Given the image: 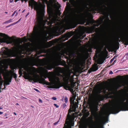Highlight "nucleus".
<instances>
[{
  "label": "nucleus",
  "instance_id": "nucleus-1",
  "mask_svg": "<svg viewBox=\"0 0 128 128\" xmlns=\"http://www.w3.org/2000/svg\"><path fill=\"white\" fill-rule=\"evenodd\" d=\"M0 52V72L3 76L4 80L0 74V89L4 90L8 85V48L3 47Z\"/></svg>",
  "mask_w": 128,
  "mask_h": 128
},
{
  "label": "nucleus",
  "instance_id": "nucleus-2",
  "mask_svg": "<svg viewBox=\"0 0 128 128\" xmlns=\"http://www.w3.org/2000/svg\"><path fill=\"white\" fill-rule=\"evenodd\" d=\"M43 4L40 3V5H38L37 3L34 0H31L29 2V6H31L32 8L34 6V9L36 10L38 12L39 16L36 22L37 24L35 25L33 29V33L34 36H37L40 33L41 26H44L45 22L44 20V17L45 12L44 8L45 5L44 2L47 0H42Z\"/></svg>",
  "mask_w": 128,
  "mask_h": 128
},
{
  "label": "nucleus",
  "instance_id": "nucleus-3",
  "mask_svg": "<svg viewBox=\"0 0 128 128\" xmlns=\"http://www.w3.org/2000/svg\"><path fill=\"white\" fill-rule=\"evenodd\" d=\"M124 104L123 105L120 104H116L113 105L110 108L109 111L103 113L100 116V119L107 118L108 120V116L111 114H116L120 111L128 110V99L127 100V102H124Z\"/></svg>",
  "mask_w": 128,
  "mask_h": 128
},
{
  "label": "nucleus",
  "instance_id": "nucleus-4",
  "mask_svg": "<svg viewBox=\"0 0 128 128\" xmlns=\"http://www.w3.org/2000/svg\"><path fill=\"white\" fill-rule=\"evenodd\" d=\"M77 106V104L76 102L75 103L72 104L71 106L70 105L63 128H72V126H74V120L76 114L75 112H75Z\"/></svg>",
  "mask_w": 128,
  "mask_h": 128
},
{
  "label": "nucleus",
  "instance_id": "nucleus-5",
  "mask_svg": "<svg viewBox=\"0 0 128 128\" xmlns=\"http://www.w3.org/2000/svg\"><path fill=\"white\" fill-rule=\"evenodd\" d=\"M72 72L71 70L69 69L64 74V77L63 78V80L66 83L64 86V88L66 90H67L68 88L71 89L74 87V86H70L68 84L70 81L71 74Z\"/></svg>",
  "mask_w": 128,
  "mask_h": 128
},
{
  "label": "nucleus",
  "instance_id": "nucleus-6",
  "mask_svg": "<svg viewBox=\"0 0 128 128\" xmlns=\"http://www.w3.org/2000/svg\"><path fill=\"white\" fill-rule=\"evenodd\" d=\"M10 59L8 58V66H10V68L11 69L10 70H8V71L10 72V76L12 78L13 77H14L15 78L16 81L18 80H16L17 74L14 73V72L16 70V69L17 68L18 66L15 62V60H13L14 62L10 65Z\"/></svg>",
  "mask_w": 128,
  "mask_h": 128
},
{
  "label": "nucleus",
  "instance_id": "nucleus-7",
  "mask_svg": "<svg viewBox=\"0 0 128 128\" xmlns=\"http://www.w3.org/2000/svg\"><path fill=\"white\" fill-rule=\"evenodd\" d=\"M14 38V36L11 37L8 36V44H12L14 46L15 48H19L21 46L20 44L21 43L20 38H19L18 39H15Z\"/></svg>",
  "mask_w": 128,
  "mask_h": 128
},
{
  "label": "nucleus",
  "instance_id": "nucleus-8",
  "mask_svg": "<svg viewBox=\"0 0 128 128\" xmlns=\"http://www.w3.org/2000/svg\"><path fill=\"white\" fill-rule=\"evenodd\" d=\"M32 80L34 82H39L40 83L47 85H50V82L46 81L42 77L40 76L38 74L34 75V77L32 78Z\"/></svg>",
  "mask_w": 128,
  "mask_h": 128
},
{
  "label": "nucleus",
  "instance_id": "nucleus-9",
  "mask_svg": "<svg viewBox=\"0 0 128 128\" xmlns=\"http://www.w3.org/2000/svg\"><path fill=\"white\" fill-rule=\"evenodd\" d=\"M88 124L89 128H103L104 127L103 126H100V121L95 123L93 121L92 118L88 122Z\"/></svg>",
  "mask_w": 128,
  "mask_h": 128
},
{
  "label": "nucleus",
  "instance_id": "nucleus-10",
  "mask_svg": "<svg viewBox=\"0 0 128 128\" xmlns=\"http://www.w3.org/2000/svg\"><path fill=\"white\" fill-rule=\"evenodd\" d=\"M98 104V102L96 100H94L91 103L90 105V106L92 113H94L97 111Z\"/></svg>",
  "mask_w": 128,
  "mask_h": 128
},
{
  "label": "nucleus",
  "instance_id": "nucleus-11",
  "mask_svg": "<svg viewBox=\"0 0 128 128\" xmlns=\"http://www.w3.org/2000/svg\"><path fill=\"white\" fill-rule=\"evenodd\" d=\"M1 36L0 37V44L5 45L8 44V36L5 34H2Z\"/></svg>",
  "mask_w": 128,
  "mask_h": 128
},
{
  "label": "nucleus",
  "instance_id": "nucleus-12",
  "mask_svg": "<svg viewBox=\"0 0 128 128\" xmlns=\"http://www.w3.org/2000/svg\"><path fill=\"white\" fill-rule=\"evenodd\" d=\"M103 7H105L106 8H107L106 6L105 5L101 6L100 5L97 6H96V8H94L93 9V10L94 13H95L94 11H98L99 13L102 12L105 13L106 10Z\"/></svg>",
  "mask_w": 128,
  "mask_h": 128
},
{
  "label": "nucleus",
  "instance_id": "nucleus-13",
  "mask_svg": "<svg viewBox=\"0 0 128 128\" xmlns=\"http://www.w3.org/2000/svg\"><path fill=\"white\" fill-rule=\"evenodd\" d=\"M80 12L78 8L76 7L75 9L73 10L72 13L70 12L68 10H67L65 15L66 18H68L70 16L72 13L75 15H76V13H79Z\"/></svg>",
  "mask_w": 128,
  "mask_h": 128
},
{
  "label": "nucleus",
  "instance_id": "nucleus-14",
  "mask_svg": "<svg viewBox=\"0 0 128 128\" xmlns=\"http://www.w3.org/2000/svg\"><path fill=\"white\" fill-rule=\"evenodd\" d=\"M123 34L126 36V37L124 39V42L125 45H128V28L122 31L121 34Z\"/></svg>",
  "mask_w": 128,
  "mask_h": 128
},
{
  "label": "nucleus",
  "instance_id": "nucleus-15",
  "mask_svg": "<svg viewBox=\"0 0 128 128\" xmlns=\"http://www.w3.org/2000/svg\"><path fill=\"white\" fill-rule=\"evenodd\" d=\"M68 70H67L66 71H65V72H64L63 71H60V72L61 73L63 74V75H62L60 74H59V76H60V77H57L56 78V80H57V82H59V83L60 82V80H62V78H63L64 77V73L66 72Z\"/></svg>",
  "mask_w": 128,
  "mask_h": 128
},
{
  "label": "nucleus",
  "instance_id": "nucleus-16",
  "mask_svg": "<svg viewBox=\"0 0 128 128\" xmlns=\"http://www.w3.org/2000/svg\"><path fill=\"white\" fill-rule=\"evenodd\" d=\"M100 28H95L94 27H90L89 28L88 30L90 33L94 32L95 31L97 32L99 30Z\"/></svg>",
  "mask_w": 128,
  "mask_h": 128
},
{
  "label": "nucleus",
  "instance_id": "nucleus-17",
  "mask_svg": "<svg viewBox=\"0 0 128 128\" xmlns=\"http://www.w3.org/2000/svg\"><path fill=\"white\" fill-rule=\"evenodd\" d=\"M60 86L59 84H55L54 85H51L48 86V87L50 88H58Z\"/></svg>",
  "mask_w": 128,
  "mask_h": 128
},
{
  "label": "nucleus",
  "instance_id": "nucleus-18",
  "mask_svg": "<svg viewBox=\"0 0 128 128\" xmlns=\"http://www.w3.org/2000/svg\"><path fill=\"white\" fill-rule=\"evenodd\" d=\"M76 24L75 22H70L68 24V26L69 28V29L74 28L76 27Z\"/></svg>",
  "mask_w": 128,
  "mask_h": 128
},
{
  "label": "nucleus",
  "instance_id": "nucleus-19",
  "mask_svg": "<svg viewBox=\"0 0 128 128\" xmlns=\"http://www.w3.org/2000/svg\"><path fill=\"white\" fill-rule=\"evenodd\" d=\"M54 43L53 40L50 41L48 42H47L46 44V48L50 47L52 46Z\"/></svg>",
  "mask_w": 128,
  "mask_h": 128
},
{
  "label": "nucleus",
  "instance_id": "nucleus-20",
  "mask_svg": "<svg viewBox=\"0 0 128 128\" xmlns=\"http://www.w3.org/2000/svg\"><path fill=\"white\" fill-rule=\"evenodd\" d=\"M66 54L69 56H70L74 55V53L72 50H68L66 52Z\"/></svg>",
  "mask_w": 128,
  "mask_h": 128
},
{
  "label": "nucleus",
  "instance_id": "nucleus-21",
  "mask_svg": "<svg viewBox=\"0 0 128 128\" xmlns=\"http://www.w3.org/2000/svg\"><path fill=\"white\" fill-rule=\"evenodd\" d=\"M101 92V90H98L97 91L96 93L95 94V96L96 98H98L100 96V94Z\"/></svg>",
  "mask_w": 128,
  "mask_h": 128
},
{
  "label": "nucleus",
  "instance_id": "nucleus-22",
  "mask_svg": "<svg viewBox=\"0 0 128 128\" xmlns=\"http://www.w3.org/2000/svg\"><path fill=\"white\" fill-rule=\"evenodd\" d=\"M23 72L24 74L26 73V72L24 71V69H22V68H20L19 70V73L20 74V76H22Z\"/></svg>",
  "mask_w": 128,
  "mask_h": 128
},
{
  "label": "nucleus",
  "instance_id": "nucleus-23",
  "mask_svg": "<svg viewBox=\"0 0 128 128\" xmlns=\"http://www.w3.org/2000/svg\"><path fill=\"white\" fill-rule=\"evenodd\" d=\"M74 98L73 97L70 98V102L71 104V106H72V104L74 103Z\"/></svg>",
  "mask_w": 128,
  "mask_h": 128
},
{
  "label": "nucleus",
  "instance_id": "nucleus-24",
  "mask_svg": "<svg viewBox=\"0 0 128 128\" xmlns=\"http://www.w3.org/2000/svg\"><path fill=\"white\" fill-rule=\"evenodd\" d=\"M12 78L10 76V72L8 71V85L10 82H11Z\"/></svg>",
  "mask_w": 128,
  "mask_h": 128
},
{
  "label": "nucleus",
  "instance_id": "nucleus-25",
  "mask_svg": "<svg viewBox=\"0 0 128 128\" xmlns=\"http://www.w3.org/2000/svg\"><path fill=\"white\" fill-rule=\"evenodd\" d=\"M121 36V34L119 35H118V37L116 38V41H117V42L118 44H119V43L118 42L119 41V42H120V40H119V38H120V36Z\"/></svg>",
  "mask_w": 128,
  "mask_h": 128
},
{
  "label": "nucleus",
  "instance_id": "nucleus-26",
  "mask_svg": "<svg viewBox=\"0 0 128 128\" xmlns=\"http://www.w3.org/2000/svg\"><path fill=\"white\" fill-rule=\"evenodd\" d=\"M21 19V18H20V19L18 20V21H17L16 22L14 23H13L12 24H10V25H8V27L10 26H11L12 25H14L16 24L17 23L19 22H20V20Z\"/></svg>",
  "mask_w": 128,
  "mask_h": 128
},
{
  "label": "nucleus",
  "instance_id": "nucleus-27",
  "mask_svg": "<svg viewBox=\"0 0 128 128\" xmlns=\"http://www.w3.org/2000/svg\"><path fill=\"white\" fill-rule=\"evenodd\" d=\"M53 68V66L52 65H49L47 66V68L49 70H50Z\"/></svg>",
  "mask_w": 128,
  "mask_h": 128
},
{
  "label": "nucleus",
  "instance_id": "nucleus-28",
  "mask_svg": "<svg viewBox=\"0 0 128 128\" xmlns=\"http://www.w3.org/2000/svg\"><path fill=\"white\" fill-rule=\"evenodd\" d=\"M12 56L13 57H16L17 56V54L16 52L14 51L12 52Z\"/></svg>",
  "mask_w": 128,
  "mask_h": 128
},
{
  "label": "nucleus",
  "instance_id": "nucleus-29",
  "mask_svg": "<svg viewBox=\"0 0 128 128\" xmlns=\"http://www.w3.org/2000/svg\"><path fill=\"white\" fill-rule=\"evenodd\" d=\"M68 99L66 96H65L64 99V101L66 103L68 101Z\"/></svg>",
  "mask_w": 128,
  "mask_h": 128
},
{
  "label": "nucleus",
  "instance_id": "nucleus-30",
  "mask_svg": "<svg viewBox=\"0 0 128 128\" xmlns=\"http://www.w3.org/2000/svg\"><path fill=\"white\" fill-rule=\"evenodd\" d=\"M66 105L65 103H64L62 106L63 108H64L66 106Z\"/></svg>",
  "mask_w": 128,
  "mask_h": 128
},
{
  "label": "nucleus",
  "instance_id": "nucleus-31",
  "mask_svg": "<svg viewBox=\"0 0 128 128\" xmlns=\"http://www.w3.org/2000/svg\"><path fill=\"white\" fill-rule=\"evenodd\" d=\"M60 120V119L56 122L54 123L53 124L54 125H55L57 124L59 122Z\"/></svg>",
  "mask_w": 128,
  "mask_h": 128
},
{
  "label": "nucleus",
  "instance_id": "nucleus-32",
  "mask_svg": "<svg viewBox=\"0 0 128 128\" xmlns=\"http://www.w3.org/2000/svg\"><path fill=\"white\" fill-rule=\"evenodd\" d=\"M49 80L51 82L53 80V78L52 77H50L49 78Z\"/></svg>",
  "mask_w": 128,
  "mask_h": 128
},
{
  "label": "nucleus",
  "instance_id": "nucleus-33",
  "mask_svg": "<svg viewBox=\"0 0 128 128\" xmlns=\"http://www.w3.org/2000/svg\"><path fill=\"white\" fill-rule=\"evenodd\" d=\"M64 63L63 64H62V65L63 66H64L66 64V62L64 60H63Z\"/></svg>",
  "mask_w": 128,
  "mask_h": 128
},
{
  "label": "nucleus",
  "instance_id": "nucleus-34",
  "mask_svg": "<svg viewBox=\"0 0 128 128\" xmlns=\"http://www.w3.org/2000/svg\"><path fill=\"white\" fill-rule=\"evenodd\" d=\"M109 74H113V72L112 70H110L109 72Z\"/></svg>",
  "mask_w": 128,
  "mask_h": 128
},
{
  "label": "nucleus",
  "instance_id": "nucleus-35",
  "mask_svg": "<svg viewBox=\"0 0 128 128\" xmlns=\"http://www.w3.org/2000/svg\"><path fill=\"white\" fill-rule=\"evenodd\" d=\"M52 99L54 100H56V97H53L52 98Z\"/></svg>",
  "mask_w": 128,
  "mask_h": 128
},
{
  "label": "nucleus",
  "instance_id": "nucleus-36",
  "mask_svg": "<svg viewBox=\"0 0 128 128\" xmlns=\"http://www.w3.org/2000/svg\"><path fill=\"white\" fill-rule=\"evenodd\" d=\"M99 25V24H94V26H98Z\"/></svg>",
  "mask_w": 128,
  "mask_h": 128
},
{
  "label": "nucleus",
  "instance_id": "nucleus-37",
  "mask_svg": "<svg viewBox=\"0 0 128 128\" xmlns=\"http://www.w3.org/2000/svg\"><path fill=\"white\" fill-rule=\"evenodd\" d=\"M16 11H15L14 12V13H13L12 14V16L14 15V14H15V13L16 12Z\"/></svg>",
  "mask_w": 128,
  "mask_h": 128
},
{
  "label": "nucleus",
  "instance_id": "nucleus-38",
  "mask_svg": "<svg viewBox=\"0 0 128 128\" xmlns=\"http://www.w3.org/2000/svg\"><path fill=\"white\" fill-rule=\"evenodd\" d=\"M54 105L56 108H58V106H57V105L56 104H54Z\"/></svg>",
  "mask_w": 128,
  "mask_h": 128
},
{
  "label": "nucleus",
  "instance_id": "nucleus-39",
  "mask_svg": "<svg viewBox=\"0 0 128 128\" xmlns=\"http://www.w3.org/2000/svg\"><path fill=\"white\" fill-rule=\"evenodd\" d=\"M34 90H35L36 91H37V92H39V91L36 88H34Z\"/></svg>",
  "mask_w": 128,
  "mask_h": 128
},
{
  "label": "nucleus",
  "instance_id": "nucleus-40",
  "mask_svg": "<svg viewBox=\"0 0 128 128\" xmlns=\"http://www.w3.org/2000/svg\"><path fill=\"white\" fill-rule=\"evenodd\" d=\"M39 101L40 102L42 103V100L40 99H39Z\"/></svg>",
  "mask_w": 128,
  "mask_h": 128
},
{
  "label": "nucleus",
  "instance_id": "nucleus-41",
  "mask_svg": "<svg viewBox=\"0 0 128 128\" xmlns=\"http://www.w3.org/2000/svg\"><path fill=\"white\" fill-rule=\"evenodd\" d=\"M8 23V20H7L5 22H4L3 24H4Z\"/></svg>",
  "mask_w": 128,
  "mask_h": 128
},
{
  "label": "nucleus",
  "instance_id": "nucleus-42",
  "mask_svg": "<svg viewBox=\"0 0 128 128\" xmlns=\"http://www.w3.org/2000/svg\"><path fill=\"white\" fill-rule=\"evenodd\" d=\"M90 23V22H88L86 23V25H89V24Z\"/></svg>",
  "mask_w": 128,
  "mask_h": 128
},
{
  "label": "nucleus",
  "instance_id": "nucleus-43",
  "mask_svg": "<svg viewBox=\"0 0 128 128\" xmlns=\"http://www.w3.org/2000/svg\"><path fill=\"white\" fill-rule=\"evenodd\" d=\"M114 58H112V59H111L110 60V62H112V61H113V60Z\"/></svg>",
  "mask_w": 128,
  "mask_h": 128
},
{
  "label": "nucleus",
  "instance_id": "nucleus-44",
  "mask_svg": "<svg viewBox=\"0 0 128 128\" xmlns=\"http://www.w3.org/2000/svg\"><path fill=\"white\" fill-rule=\"evenodd\" d=\"M8 57H10V50L9 49H8Z\"/></svg>",
  "mask_w": 128,
  "mask_h": 128
},
{
  "label": "nucleus",
  "instance_id": "nucleus-45",
  "mask_svg": "<svg viewBox=\"0 0 128 128\" xmlns=\"http://www.w3.org/2000/svg\"><path fill=\"white\" fill-rule=\"evenodd\" d=\"M21 98L22 99H23V98H25V99H26V98H24V97H22V98Z\"/></svg>",
  "mask_w": 128,
  "mask_h": 128
},
{
  "label": "nucleus",
  "instance_id": "nucleus-46",
  "mask_svg": "<svg viewBox=\"0 0 128 128\" xmlns=\"http://www.w3.org/2000/svg\"><path fill=\"white\" fill-rule=\"evenodd\" d=\"M12 20H8V22H12Z\"/></svg>",
  "mask_w": 128,
  "mask_h": 128
},
{
  "label": "nucleus",
  "instance_id": "nucleus-47",
  "mask_svg": "<svg viewBox=\"0 0 128 128\" xmlns=\"http://www.w3.org/2000/svg\"><path fill=\"white\" fill-rule=\"evenodd\" d=\"M116 60H115L114 61V62L113 63H112V64H114V62H116Z\"/></svg>",
  "mask_w": 128,
  "mask_h": 128
},
{
  "label": "nucleus",
  "instance_id": "nucleus-48",
  "mask_svg": "<svg viewBox=\"0 0 128 128\" xmlns=\"http://www.w3.org/2000/svg\"><path fill=\"white\" fill-rule=\"evenodd\" d=\"M3 113V112H0V114H2Z\"/></svg>",
  "mask_w": 128,
  "mask_h": 128
},
{
  "label": "nucleus",
  "instance_id": "nucleus-49",
  "mask_svg": "<svg viewBox=\"0 0 128 128\" xmlns=\"http://www.w3.org/2000/svg\"><path fill=\"white\" fill-rule=\"evenodd\" d=\"M14 114L15 115H16V112H14Z\"/></svg>",
  "mask_w": 128,
  "mask_h": 128
},
{
  "label": "nucleus",
  "instance_id": "nucleus-50",
  "mask_svg": "<svg viewBox=\"0 0 128 128\" xmlns=\"http://www.w3.org/2000/svg\"><path fill=\"white\" fill-rule=\"evenodd\" d=\"M87 13H88V14L91 15V14L89 12H87Z\"/></svg>",
  "mask_w": 128,
  "mask_h": 128
},
{
  "label": "nucleus",
  "instance_id": "nucleus-51",
  "mask_svg": "<svg viewBox=\"0 0 128 128\" xmlns=\"http://www.w3.org/2000/svg\"><path fill=\"white\" fill-rule=\"evenodd\" d=\"M125 100H126V99H125V98L123 100V102H124L125 101Z\"/></svg>",
  "mask_w": 128,
  "mask_h": 128
},
{
  "label": "nucleus",
  "instance_id": "nucleus-52",
  "mask_svg": "<svg viewBox=\"0 0 128 128\" xmlns=\"http://www.w3.org/2000/svg\"><path fill=\"white\" fill-rule=\"evenodd\" d=\"M16 105H19V104L18 103H16Z\"/></svg>",
  "mask_w": 128,
  "mask_h": 128
},
{
  "label": "nucleus",
  "instance_id": "nucleus-53",
  "mask_svg": "<svg viewBox=\"0 0 128 128\" xmlns=\"http://www.w3.org/2000/svg\"><path fill=\"white\" fill-rule=\"evenodd\" d=\"M29 14V13L28 12V14H27L26 15V16H28Z\"/></svg>",
  "mask_w": 128,
  "mask_h": 128
},
{
  "label": "nucleus",
  "instance_id": "nucleus-54",
  "mask_svg": "<svg viewBox=\"0 0 128 128\" xmlns=\"http://www.w3.org/2000/svg\"><path fill=\"white\" fill-rule=\"evenodd\" d=\"M126 56H128V53H127L126 54Z\"/></svg>",
  "mask_w": 128,
  "mask_h": 128
},
{
  "label": "nucleus",
  "instance_id": "nucleus-55",
  "mask_svg": "<svg viewBox=\"0 0 128 128\" xmlns=\"http://www.w3.org/2000/svg\"><path fill=\"white\" fill-rule=\"evenodd\" d=\"M13 1V0H10V2H12Z\"/></svg>",
  "mask_w": 128,
  "mask_h": 128
},
{
  "label": "nucleus",
  "instance_id": "nucleus-56",
  "mask_svg": "<svg viewBox=\"0 0 128 128\" xmlns=\"http://www.w3.org/2000/svg\"><path fill=\"white\" fill-rule=\"evenodd\" d=\"M117 47H118V48H117V49H118L119 48V46H118Z\"/></svg>",
  "mask_w": 128,
  "mask_h": 128
},
{
  "label": "nucleus",
  "instance_id": "nucleus-57",
  "mask_svg": "<svg viewBox=\"0 0 128 128\" xmlns=\"http://www.w3.org/2000/svg\"><path fill=\"white\" fill-rule=\"evenodd\" d=\"M108 41H106V42H105V43H108Z\"/></svg>",
  "mask_w": 128,
  "mask_h": 128
},
{
  "label": "nucleus",
  "instance_id": "nucleus-58",
  "mask_svg": "<svg viewBox=\"0 0 128 128\" xmlns=\"http://www.w3.org/2000/svg\"><path fill=\"white\" fill-rule=\"evenodd\" d=\"M110 18H112V16H110Z\"/></svg>",
  "mask_w": 128,
  "mask_h": 128
},
{
  "label": "nucleus",
  "instance_id": "nucleus-59",
  "mask_svg": "<svg viewBox=\"0 0 128 128\" xmlns=\"http://www.w3.org/2000/svg\"><path fill=\"white\" fill-rule=\"evenodd\" d=\"M68 58V57L67 56H66V58Z\"/></svg>",
  "mask_w": 128,
  "mask_h": 128
},
{
  "label": "nucleus",
  "instance_id": "nucleus-60",
  "mask_svg": "<svg viewBox=\"0 0 128 128\" xmlns=\"http://www.w3.org/2000/svg\"><path fill=\"white\" fill-rule=\"evenodd\" d=\"M81 128H84V127H83V126H82V127H81Z\"/></svg>",
  "mask_w": 128,
  "mask_h": 128
},
{
  "label": "nucleus",
  "instance_id": "nucleus-61",
  "mask_svg": "<svg viewBox=\"0 0 128 128\" xmlns=\"http://www.w3.org/2000/svg\"><path fill=\"white\" fill-rule=\"evenodd\" d=\"M86 36V35H85L83 37V38H84V37H85V36Z\"/></svg>",
  "mask_w": 128,
  "mask_h": 128
},
{
  "label": "nucleus",
  "instance_id": "nucleus-62",
  "mask_svg": "<svg viewBox=\"0 0 128 128\" xmlns=\"http://www.w3.org/2000/svg\"><path fill=\"white\" fill-rule=\"evenodd\" d=\"M5 13H6V14H7V13H8V12H5Z\"/></svg>",
  "mask_w": 128,
  "mask_h": 128
},
{
  "label": "nucleus",
  "instance_id": "nucleus-63",
  "mask_svg": "<svg viewBox=\"0 0 128 128\" xmlns=\"http://www.w3.org/2000/svg\"><path fill=\"white\" fill-rule=\"evenodd\" d=\"M17 14V12H16V15H15L16 16V15Z\"/></svg>",
  "mask_w": 128,
  "mask_h": 128
},
{
  "label": "nucleus",
  "instance_id": "nucleus-64",
  "mask_svg": "<svg viewBox=\"0 0 128 128\" xmlns=\"http://www.w3.org/2000/svg\"><path fill=\"white\" fill-rule=\"evenodd\" d=\"M31 107H32V108H34V107H33V106H31Z\"/></svg>",
  "mask_w": 128,
  "mask_h": 128
}]
</instances>
